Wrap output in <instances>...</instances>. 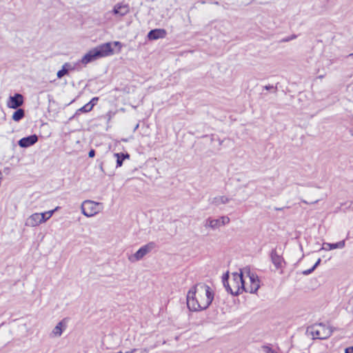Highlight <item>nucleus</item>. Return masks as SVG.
<instances>
[{
	"mask_svg": "<svg viewBox=\"0 0 353 353\" xmlns=\"http://www.w3.org/2000/svg\"><path fill=\"white\" fill-rule=\"evenodd\" d=\"M266 353H276L274 350H273L271 347H265Z\"/></svg>",
	"mask_w": 353,
	"mask_h": 353,
	"instance_id": "30",
	"label": "nucleus"
},
{
	"mask_svg": "<svg viewBox=\"0 0 353 353\" xmlns=\"http://www.w3.org/2000/svg\"><path fill=\"white\" fill-rule=\"evenodd\" d=\"M136 351H137V349L134 348V349H132V350H131L130 351L125 352V353H134Z\"/></svg>",
	"mask_w": 353,
	"mask_h": 353,
	"instance_id": "37",
	"label": "nucleus"
},
{
	"mask_svg": "<svg viewBox=\"0 0 353 353\" xmlns=\"http://www.w3.org/2000/svg\"><path fill=\"white\" fill-rule=\"evenodd\" d=\"M156 248L154 242H149L148 243L141 247L133 256L129 258L131 261H137L142 259L147 254L150 253Z\"/></svg>",
	"mask_w": 353,
	"mask_h": 353,
	"instance_id": "5",
	"label": "nucleus"
},
{
	"mask_svg": "<svg viewBox=\"0 0 353 353\" xmlns=\"http://www.w3.org/2000/svg\"><path fill=\"white\" fill-rule=\"evenodd\" d=\"M130 12V8L128 4L117 3L112 12L117 17H122Z\"/></svg>",
	"mask_w": 353,
	"mask_h": 353,
	"instance_id": "10",
	"label": "nucleus"
},
{
	"mask_svg": "<svg viewBox=\"0 0 353 353\" xmlns=\"http://www.w3.org/2000/svg\"><path fill=\"white\" fill-rule=\"evenodd\" d=\"M112 44L114 46H119V50H121V47H122V45L121 43V42L119 41H114L112 43Z\"/></svg>",
	"mask_w": 353,
	"mask_h": 353,
	"instance_id": "32",
	"label": "nucleus"
},
{
	"mask_svg": "<svg viewBox=\"0 0 353 353\" xmlns=\"http://www.w3.org/2000/svg\"><path fill=\"white\" fill-rule=\"evenodd\" d=\"M345 353H353V347L346 348Z\"/></svg>",
	"mask_w": 353,
	"mask_h": 353,
	"instance_id": "34",
	"label": "nucleus"
},
{
	"mask_svg": "<svg viewBox=\"0 0 353 353\" xmlns=\"http://www.w3.org/2000/svg\"><path fill=\"white\" fill-rule=\"evenodd\" d=\"M219 221L221 223V226H222L228 224L230 223V219L227 216H222L220 218H219Z\"/></svg>",
	"mask_w": 353,
	"mask_h": 353,
	"instance_id": "24",
	"label": "nucleus"
},
{
	"mask_svg": "<svg viewBox=\"0 0 353 353\" xmlns=\"http://www.w3.org/2000/svg\"><path fill=\"white\" fill-rule=\"evenodd\" d=\"M230 198L226 196H217L210 199V203L216 206H219L221 204H226L230 202Z\"/></svg>",
	"mask_w": 353,
	"mask_h": 353,
	"instance_id": "17",
	"label": "nucleus"
},
{
	"mask_svg": "<svg viewBox=\"0 0 353 353\" xmlns=\"http://www.w3.org/2000/svg\"><path fill=\"white\" fill-rule=\"evenodd\" d=\"M214 299V292L205 283L192 286L187 294V306L190 310L197 312L207 309Z\"/></svg>",
	"mask_w": 353,
	"mask_h": 353,
	"instance_id": "1",
	"label": "nucleus"
},
{
	"mask_svg": "<svg viewBox=\"0 0 353 353\" xmlns=\"http://www.w3.org/2000/svg\"><path fill=\"white\" fill-rule=\"evenodd\" d=\"M38 141V137L37 134H32L30 136L23 137L18 141V144L21 148H28L33 145Z\"/></svg>",
	"mask_w": 353,
	"mask_h": 353,
	"instance_id": "12",
	"label": "nucleus"
},
{
	"mask_svg": "<svg viewBox=\"0 0 353 353\" xmlns=\"http://www.w3.org/2000/svg\"><path fill=\"white\" fill-rule=\"evenodd\" d=\"M149 350L148 348H143L141 350V353H148Z\"/></svg>",
	"mask_w": 353,
	"mask_h": 353,
	"instance_id": "35",
	"label": "nucleus"
},
{
	"mask_svg": "<svg viewBox=\"0 0 353 353\" xmlns=\"http://www.w3.org/2000/svg\"><path fill=\"white\" fill-rule=\"evenodd\" d=\"M311 334L314 339H326L330 337L332 333L330 327L320 323L311 327Z\"/></svg>",
	"mask_w": 353,
	"mask_h": 353,
	"instance_id": "4",
	"label": "nucleus"
},
{
	"mask_svg": "<svg viewBox=\"0 0 353 353\" xmlns=\"http://www.w3.org/2000/svg\"><path fill=\"white\" fill-rule=\"evenodd\" d=\"M62 67L65 70H66V71L68 72H69V71L79 70L81 69V65H80L79 61L76 62V63L67 62V63H65L62 65Z\"/></svg>",
	"mask_w": 353,
	"mask_h": 353,
	"instance_id": "19",
	"label": "nucleus"
},
{
	"mask_svg": "<svg viewBox=\"0 0 353 353\" xmlns=\"http://www.w3.org/2000/svg\"><path fill=\"white\" fill-rule=\"evenodd\" d=\"M23 103V97L19 93L10 96L7 102V106L12 109H17Z\"/></svg>",
	"mask_w": 353,
	"mask_h": 353,
	"instance_id": "7",
	"label": "nucleus"
},
{
	"mask_svg": "<svg viewBox=\"0 0 353 353\" xmlns=\"http://www.w3.org/2000/svg\"><path fill=\"white\" fill-rule=\"evenodd\" d=\"M93 108V104L91 103H86L85 105H83L82 108H80V111L83 112H88L92 110Z\"/></svg>",
	"mask_w": 353,
	"mask_h": 353,
	"instance_id": "23",
	"label": "nucleus"
},
{
	"mask_svg": "<svg viewBox=\"0 0 353 353\" xmlns=\"http://www.w3.org/2000/svg\"><path fill=\"white\" fill-rule=\"evenodd\" d=\"M239 284V294L241 293L243 291H244L245 288V283L243 279V274L241 273H233L232 274V279L230 281V285L232 288H233V286H234L236 284Z\"/></svg>",
	"mask_w": 353,
	"mask_h": 353,
	"instance_id": "11",
	"label": "nucleus"
},
{
	"mask_svg": "<svg viewBox=\"0 0 353 353\" xmlns=\"http://www.w3.org/2000/svg\"><path fill=\"white\" fill-rule=\"evenodd\" d=\"M270 258L272 263L276 269L281 268L283 263V257L279 255L276 250H272L270 254Z\"/></svg>",
	"mask_w": 353,
	"mask_h": 353,
	"instance_id": "15",
	"label": "nucleus"
},
{
	"mask_svg": "<svg viewBox=\"0 0 353 353\" xmlns=\"http://www.w3.org/2000/svg\"><path fill=\"white\" fill-rule=\"evenodd\" d=\"M43 215L40 213H34L30 215L26 221V225L28 227H36L43 223Z\"/></svg>",
	"mask_w": 353,
	"mask_h": 353,
	"instance_id": "9",
	"label": "nucleus"
},
{
	"mask_svg": "<svg viewBox=\"0 0 353 353\" xmlns=\"http://www.w3.org/2000/svg\"><path fill=\"white\" fill-rule=\"evenodd\" d=\"M229 275L228 273L223 274L222 277V283L223 286L225 287V290L228 292L230 293L232 295H238L239 294V284L237 283L234 286H233V288H232L230 285V282L228 281Z\"/></svg>",
	"mask_w": 353,
	"mask_h": 353,
	"instance_id": "8",
	"label": "nucleus"
},
{
	"mask_svg": "<svg viewBox=\"0 0 353 353\" xmlns=\"http://www.w3.org/2000/svg\"><path fill=\"white\" fill-rule=\"evenodd\" d=\"M345 245V240L339 241L335 243H324L323 246L321 248V250H325L326 251L331 250L334 249H342Z\"/></svg>",
	"mask_w": 353,
	"mask_h": 353,
	"instance_id": "16",
	"label": "nucleus"
},
{
	"mask_svg": "<svg viewBox=\"0 0 353 353\" xmlns=\"http://www.w3.org/2000/svg\"><path fill=\"white\" fill-rule=\"evenodd\" d=\"M25 117V111L23 109L17 108V110L12 114V119L14 121H19Z\"/></svg>",
	"mask_w": 353,
	"mask_h": 353,
	"instance_id": "21",
	"label": "nucleus"
},
{
	"mask_svg": "<svg viewBox=\"0 0 353 353\" xmlns=\"http://www.w3.org/2000/svg\"><path fill=\"white\" fill-rule=\"evenodd\" d=\"M101 203L87 200L81 204V212L87 217H91L101 211Z\"/></svg>",
	"mask_w": 353,
	"mask_h": 353,
	"instance_id": "3",
	"label": "nucleus"
},
{
	"mask_svg": "<svg viewBox=\"0 0 353 353\" xmlns=\"http://www.w3.org/2000/svg\"><path fill=\"white\" fill-rule=\"evenodd\" d=\"M250 285L245 286L244 291L250 293H255L260 287V281L256 274L248 272Z\"/></svg>",
	"mask_w": 353,
	"mask_h": 353,
	"instance_id": "6",
	"label": "nucleus"
},
{
	"mask_svg": "<svg viewBox=\"0 0 353 353\" xmlns=\"http://www.w3.org/2000/svg\"><path fill=\"white\" fill-rule=\"evenodd\" d=\"M58 208H59V207H57L54 210H49V211H47V212H45L43 213H40L41 215H43V218H44L43 223L46 222L47 220L50 219L51 218V216L53 215V214L54 213V212L57 211Z\"/></svg>",
	"mask_w": 353,
	"mask_h": 353,
	"instance_id": "22",
	"label": "nucleus"
},
{
	"mask_svg": "<svg viewBox=\"0 0 353 353\" xmlns=\"http://www.w3.org/2000/svg\"><path fill=\"white\" fill-rule=\"evenodd\" d=\"M94 155H95V151H94V150H92H92H90V152H89V153H88V156H89V157L92 158V157H94Z\"/></svg>",
	"mask_w": 353,
	"mask_h": 353,
	"instance_id": "31",
	"label": "nucleus"
},
{
	"mask_svg": "<svg viewBox=\"0 0 353 353\" xmlns=\"http://www.w3.org/2000/svg\"><path fill=\"white\" fill-rule=\"evenodd\" d=\"M67 327V319H63L54 327L52 331L51 335L55 337H59L61 336L63 332L66 329Z\"/></svg>",
	"mask_w": 353,
	"mask_h": 353,
	"instance_id": "13",
	"label": "nucleus"
},
{
	"mask_svg": "<svg viewBox=\"0 0 353 353\" xmlns=\"http://www.w3.org/2000/svg\"><path fill=\"white\" fill-rule=\"evenodd\" d=\"M99 166H100V170H101L103 172H105V171H104V170H103V162H101V163H100V165H99Z\"/></svg>",
	"mask_w": 353,
	"mask_h": 353,
	"instance_id": "36",
	"label": "nucleus"
},
{
	"mask_svg": "<svg viewBox=\"0 0 353 353\" xmlns=\"http://www.w3.org/2000/svg\"><path fill=\"white\" fill-rule=\"evenodd\" d=\"M68 72L65 70L63 67L62 68L59 70L57 73V76L58 79H61L63 76L68 74Z\"/></svg>",
	"mask_w": 353,
	"mask_h": 353,
	"instance_id": "25",
	"label": "nucleus"
},
{
	"mask_svg": "<svg viewBox=\"0 0 353 353\" xmlns=\"http://www.w3.org/2000/svg\"><path fill=\"white\" fill-rule=\"evenodd\" d=\"M318 201H319V200H316L314 202H312V203H316Z\"/></svg>",
	"mask_w": 353,
	"mask_h": 353,
	"instance_id": "40",
	"label": "nucleus"
},
{
	"mask_svg": "<svg viewBox=\"0 0 353 353\" xmlns=\"http://www.w3.org/2000/svg\"><path fill=\"white\" fill-rule=\"evenodd\" d=\"M112 54V43L108 42L91 49L79 61L80 65H86L89 63Z\"/></svg>",
	"mask_w": 353,
	"mask_h": 353,
	"instance_id": "2",
	"label": "nucleus"
},
{
	"mask_svg": "<svg viewBox=\"0 0 353 353\" xmlns=\"http://www.w3.org/2000/svg\"><path fill=\"white\" fill-rule=\"evenodd\" d=\"M264 89H265L267 90H274V92H276V88L274 87L272 85H268L264 86Z\"/></svg>",
	"mask_w": 353,
	"mask_h": 353,
	"instance_id": "28",
	"label": "nucleus"
},
{
	"mask_svg": "<svg viewBox=\"0 0 353 353\" xmlns=\"http://www.w3.org/2000/svg\"><path fill=\"white\" fill-rule=\"evenodd\" d=\"M349 132H350V134L352 136H353V128H351V129H350Z\"/></svg>",
	"mask_w": 353,
	"mask_h": 353,
	"instance_id": "38",
	"label": "nucleus"
},
{
	"mask_svg": "<svg viewBox=\"0 0 353 353\" xmlns=\"http://www.w3.org/2000/svg\"><path fill=\"white\" fill-rule=\"evenodd\" d=\"M99 100V98L98 97H94L92 98L90 102H88L89 103H91V104H93V106L97 103V102Z\"/></svg>",
	"mask_w": 353,
	"mask_h": 353,
	"instance_id": "29",
	"label": "nucleus"
},
{
	"mask_svg": "<svg viewBox=\"0 0 353 353\" xmlns=\"http://www.w3.org/2000/svg\"><path fill=\"white\" fill-rule=\"evenodd\" d=\"M166 36V31L164 29H154L148 34L150 40H157L164 38Z\"/></svg>",
	"mask_w": 353,
	"mask_h": 353,
	"instance_id": "14",
	"label": "nucleus"
},
{
	"mask_svg": "<svg viewBox=\"0 0 353 353\" xmlns=\"http://www.w3.org/2000/svg\"><path fill=\"white\" fill-rule=\"evenodd\" d=\"M301 202H303L304 203H307V202L305 200H301Z\"/></svg>",
	"mask_w": 353,
	"mask_h": 353,
	"instance_id": "39",
	"label": "nucleus"
},
{
	"mask_svg": "<svg viewBox=\"0 0 353 353\" xmlns=\"http://www.w3.org/2000/svg\"><path fill=\"white\" fill-rule=\"evenodd\" d=\"M321 259H319L317 260V261L314 263V265L312 266L313 269H316L319 265V264L321 263Z\"/></svg>",
	"mask_w": 353,
	"mask_h": 353,
	"instance_id": "33",
	"label": "nucleus"
},
{
	"mask_svg": "<svg viewBox=\"0 0 353 353\" xmlns=\"http://www.w3.org/2000/svg\"><path fill=\"white\" fill-rule=\"evenodd\" d=\"M297 37V36L296 34H292V36L290 37H286V38H284L282 39V41L283 42H288L292 39H294Z\"/></svg>",
	"mask_w": 353,
	"mask_h": 353,
	"instance_id": "26",
	"label": "nucleus"
},
{
	"mask_svg": "<svg viewBox=\"0 0 353 353\" xmlns=\"http://www.w3.org/2000/svg\"><path fill=\"white\" fill-rule=\"evenodd\" d=\"M204 227L209 228L212 230H216L221 227L219 219L208 218L204 222Z\"/></svg>",
	"mask_w": 353,
	"mask_h": 353,
	"instance_id": "18",
	"label": "nucleus"
},
{
	"mask_svg": "<svg viewBox=\"0 0 353 353\" xmlns=\"http://www.w3.org/2000/svg\"><path fill=\"white\" fill-rule=\"evenodd\" d=\"M129 157L128 154H124L123 153H114L113 154L112 161L116 159L117 167H121L125 158Z\"/></svg>",
	"mask_w": 353,
	"mask_h": 353,
	"instance_id": "20",
	"label": "nucleus"
},
{
	"mask_svg": "<svg viewBox=\"0 0 353 353\" xmlns=\"http://www.w3.org/2000/svg\"><path fill=\"white\" fill-rule=\"evenodd\" d=\"M315 269H313V267H312L311 268L308 269V270H304L303 272V274L304 275H309Z\"/></svg>",
	"mask_w": 353,
	"mask_h": 353,
	"instance_id": "27",
	"label": "nucleus"
}]
</instances>
